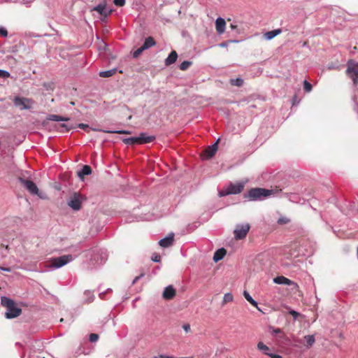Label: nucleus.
Listing matches in <instances>:
<instances>
[{"label":"nucleus","mask_w":358,"mask_h":358,"mask_svg":"<svg viewBox=\"0 0 358 358\" xmlns=\"http://www.w3.org/2000/svg\"><path fill=\"white\" fill-rule=\"evenodd\" d=\"M87 256H90L89 264L91 267H96L106 262L108 259V254L106 250L94 248L87 252Z\"/></svg>","instance_id":"f257e3e1"},{"label":"nucleus","mask_w":358,"mask_h":358,"mask_svg":"<svg viewBox=\"0 0 358 358\" xmlns=\"http://www.w3.org/2000/svg\"><path fill=\"white\" fill-rule=\"evenodd\" d=\"M1 303L2 306L6 308L5 317L7 319L15 318L18 317L22 313V309L17 306L13 300L6 296L1 297Z\"/></svg>","instance_id":"f03ea898"},{"label":"nucleus","mask_w":358,"mask_h":358,"mask_svg":"<svg viewBox=\"0 0 358 358\" xmlns=\"http://www.w3.org/2000/svg\"><path fill=\"white\" fill-rule=\"evenodd\" d=\"M274 194L273 189L256 187L250 189L244 197L249 201H262Z\"/></svg>","instance_id":"7ed1b4c3"},{"label":"nucleus","mask_w":358,"mask_h":358,"mask_svg":"<svg viewBox=\"0 0 358 358\" xmlns=\"http://www.w3.org/2000/svg\"><path fill=\"white\" fill-rule=\"evenodd\" d=\"M76 257V255H66L59 257L52 258L51 262L47 264V267L52 270L59 268L68 263L71 262Z\"/></svg>","instance_id":"20e7f679"},{"label":"nucleus","mask_w":358,"mask_h":358,"mask_svg":"<svg viewBox=\"0 0 358 358\" xmlns=\"http://www.w3.org/2000/svg\"><path fill=\"white\" fill-rule=\"evenodd\" d=\"M86 197L79 192H73L70 195L67 205L73 210L78 211L81 209L83 202Z\"/></svg>","instance_id":"39448f33"},{"label":"nucleus","mask_w":358,"mask_h":358,"mask_svg":"<svg viewBox=\"0 0 358 358\" xmlns=\"http://www.w3.org/2000/svg\"><path fill=\"white\" fill-rule=\"evenodd\" d=\"M244 185V182L230 183L224 189L219 192V196L239 194L243 190Z\"/></svg>","instance_id":"423d86ee"},{"label":"nucleus","mask_w":358,"mask_h":358,"mask_svg":"<svg viewBox=\"0 0 358 358\" xmlns=\"http://www.w3.org/2000/svg\"><path fill=\"white\" fill-rule=\"evenodd\" d=\"M346 73L352 78L354 85L358 83V62L353 60L348 61Z\"/></svg>","instance_id":"0eeeda50"},{"label":"nucleus","mask_w":358,"mask_h":358,"mask_svg":"<svg viewBox=\"0 0 358 358\" xmlns=\"http://www.w3.org/2000/svg\"><path fill=\"white\" fill-rule=\"evenodd\" d=\"M250 229V226L248 223L237 224L236 229L234 231L235 239L241 240L245 238Z\"/></svg>","instance_id":"6e6552de"},{"label":"nucleus","mask_w":358,"mask_h":358,"mask_svg":"<svg viewBox=\"0 0 358 358\" xmlns=\"http://www.w3.org/2000/svg\"><path fill=\"white\" fill-rule=\"evenodd\" d=\"M13 103L20 110H27L32 108L34 101L31 99L17 96L14 99Z\"/></svg>","instance_id":"1a4fd4ad"},{"label":"nucleus","mask_w":358,"mask_h":358,"mask_svg":"<svg viewBox=\"0 0 358 358\" xmlns=\"http://www.w3.org/2000/svg\"><path fill=\"white\" fill-rule=\"evenodd\" d=\"M220 141V138H218L213 144L208 146L203 152L202 157L203 159H209L213 157L217 150V145Z\"/></svg>","instance_id":"9d476101"},{"label":"nucleus","mask_w":358,"mask_h":358,"mask_svg":"<svg viewBox=\"0 0 358 358\" xmlns=\"http://www.w3.org/2000/svg\"><path fill=\"white\" fill-rule=\"evenodd\" d=\"M20 181L26 189L34 195H38L39 191L36 185L31 180L20 178Z\"/></svg>","instance_id":"9b49d317"},{"label":"nucleus","mask_w":358,"mask_h":358,"mask_svg":"<svg viewBox=\"0 0 358 358\" xmlns=\"http://www.w3.org/2000/svg\"><path fill=\"white\" fill-rule=\"evenodd\" d=\"M92 10L96 11L99 14L104 17H108L112 13V9L107 8L106 3H101L97 6H94Z\"/></svg>","instance_id":"f8f14e48"},{"label":"nucleus","mask_w":358,"mask_h":358,"mask_svg":"<svg viewBox=\"0 0 358 358\" xmlns=\"http://www.w3.org/2000/svg\"><path fill=\"white\" fill-rule=\"evenodd\" d=\"M176 289L173 286L169 285L165 287L162 293V297L166 300H171L176 296Z\"/></svg>","instance_id":"ddd939ff"},{"label":"nucleus","mask_w":358,"mask_h":358,"mask_svg":"<svg viewBox=\"0 0 358 358\" xmlns=\"http://www.w3.org/2000/svg\"><path fill=\"white\" fill-rule=\"evenodd\" d=\"M226 22L224 18L219 17L215 20V28L218 34H222L225 31Z\"/></svg>","instance_id":"4468645a"},{"label":"nucleus","mask_w":358,"mask_h":358,"mask_svg":"<svg viewBox=\"0 0 358 358\" xmlns=\"http://www.w3.org/2000/svg\"><path fill=\"white\" fill-rule=\"evenodd\" d=\"M173 241H174V234H171L169 236H166L165 238H162L159 241V244L162 248H168L173 243Z\"/></svg>","instance_id":"2eb2a0df"},{"label":"nucleus","mask_w":358,"mask_h":358,"mask_svg":"<svg viewBox=\"0 0 358 358\" xmlns=\"http://www.w3.org/2000/svg\"><path fill=\"white\" fill-rule=\"evenodd\" d=\"M137 137L138 138L139 145L151 143L155 139V136H148L144 132L140 133L139 136Z\"/></svg>","instance_id":"dca6fc26"},{"label":"nucleus","mask_w":358,"mask_h":358,"mask_svg":"<svg viewBox=\"0 0 358 358\" xmlns=\"http://www.w3.org/2000/svg\"><path fill=\"white\" fill-rule=\"evenodd\" d=\"M92 173V169L89 165H85L78 171V176L80 180H83L85 176H89Z\"/></svg>","instance_id":"f3484780"},{"label":"nucleus","mask_w":358,"mask_h":358,"mask_svg":"<svg viewBox=\"0 0 358 358\" xmlns=\"http://www.w3.org/2000/svg\"><path fill=\"white\" fill-rule=\"evenodd\" d=\"M281 33H282L281 29H273L272 31H269L264 33V37L266 40L270 41Z\"/></svg>","instance_id":"a211bd4d"},{"label":"nucleus","mask_w":358,"mask_h":358,"mask_svg":"<svg viewBox=\"0 0 358 358\" xmlns=\"http://www.w3.org/2000/svg\"><path fill=\"white\" fill-rule=\"evenodd\" d=\"M273 282L278 285H291L294 284V282L291 280L284 276H277L273 279Z\"/></svg>","instance_id":"6ab92c4d"},{"label":"nucleus","mask_w":358,"mask_h":358,"mask_svg":"<svg viewBox=\"0 0 358 358\" xmlns=\"http://www.w3.org/2000/svg\"><path fill=\"white\" fill-rule=\"evenodd\" d=\"M178 58V54L175 50H173L171 52V53L169 55L168 57L165 59V65L166 66H170L173 64H174Z\"/></svg>","instance_id":"aec40b11"},{"label":"nucleus","mask_w":358,"mask_h":358,"mask_svg":"<svg viewBox=\"0 0 358 358\" xmlns=\"http://www.w3.org/2000/svg\"><path fill=\"white\" fill-rule=\"evenodd\" d=\"M95 296L94 292L90 290H85L84 292V303H90L94 301Z\"/></svg>","instance_id":"412c9836"},{"label":"nucleus","mask_w":358,"mask_h":358,"mask_svg":"<svg viewBox=\"0 0 358 358\" xmlns=\"http://www.w3.org/2000/svg\"><path fill=\"white\" fill-rule=\"evenodd\" d=\"M94 131H101L103 133L108 134H130L131 131L128 130H110V129H92Z\"/></svg>","instance_id":"4be33fe9"},{"label":"nucleus","mask_w":358,"mask_h":358,"mask_svg":"<svg viewBox=\"0 0 358 358\" xmlns=\"http://www.w3.org/2000/svg\"><path fill=\"white\" fill-rule=\"evenodd\" d=\"M48 120L55 121V122H66L70 120L69 117L61 116L59 115H49L47 117Z\"/></svg>","instance_id":"5701e85b"},{"label":"nucleus","mask_w":358,"mask_h":358,"mask_svg":"<svg viewBox=\"0 0 358 358\" xmlns=\"http://www.w3.org/2000/svg\"><path fill=\"white\" fill-rule=\"evenodd\" d=\"M225 254H226V251H225L224 248H222L218 249L214 253L213 260L215 262H219L220 260H221L224 257Z\"/></svg>","instance_id":"b1692460"},{"label":"nucleus","mask_w":358,"mask_h":358,"mask_svg":"<svg viewBox=\"0 0 358 358\" xmlns=\"http://www.w3.org/2000/svg\"><path fill=\"white\" fill-rule=\"evenodd\" d=\"M155 41L154 40V38L151 36H149L148 38H145L142 47H143V49L144 50H147L152 46H154L155 45Z\"/></svg>","instance_id":"393cba45"},{"label":"nucleus","mask_w":358,"mask_h":358,"mask_svg":"<svg viewBox=\"0 0 358 358\" xmlns=\"http://www.w3.org/2000/svg\"><path fill=\"white\" fill-rule=\"evenodd\" d=\"M122 141L124 144L128 145H139V141L137 136L124 138Z\"/></svg>","instance_id":"a878e982"},{"label":"nucleus","mask_w":358,"mask_h":358,"mask_svg":"<svg viewBox=\"0 0 358 358\" xmlns=\"http://www.w3.org/2000/svg\"><path fill=\"white\" fill-rule=\"evenodd\" d=\"M117 71V69L114 68L107 71H100L99 75L102 78H109L113 76Z\"/></svg>","instance_id":"bb28decb"},{"label":"nucleus","mask_w":358,"mask_h":358,"mask_svg":"<svg viewBox=\"0 0 358 358\" xmlns=\"http://www.w3.org/2000/svg\"><path fill=\"white\" fill-rule=\"evenodd\" d=\"M243 296L248 302H250L252 306L256 307L259 310H261L260 308L258 307L257 302L253 299V298L250 296L249 292L245 290L243 292Z\"/></svg>","instance_id":"cd10ccee"},{"label":"nucleus","mask_w":358,"mask_h":358,"mask_svg":"<svg viewBox=\"0 0 358 358\" xmlns=\"http://www.w3.org/2000/svg\"><path fill=\"white\" fill-rule=\"evenodd\" d=\"M257 349L262 352L264 355H266L268 356H269V355H271V352H269V348L263 342H259L257 343Z\"/></svg>","instance_id":"c85d7f7f"},{"label":"nucleus","mask_w":358,"mask_h":358,"mask_svg":"<svg viewBox=\"0 0 358 358\" xmlns=\"http://www.w3.org/2000/svg\"><path fill=\"white\" fill-rule=\"evenodd\" d=\"M304 340L306 342V347L308 348H310L315 342V338L314 335H308L304 336Z\"/></svg>","instance_id":"c756f323"},{"label":"nucleus","mask_w":358,"mask_h":358,"mask_svg":"<svg viewBox=\"0 0 358 358\" xmlns=\"http://www.w3.org/2000/svg\"><path fill=\"white\" fill-rule=\"evenodd\" d=\"M278 341L287 345L290 343L289 338L285 334H282V335L278 336Z\"/></svg>","instance_id":"7c9ffc66"},{"label":"nucleus","mask_w":358,"mask_h":358,"mask_svg":"<svg viewBox=\"0 0 358 358\" xmlns=\"http://www.w3.org/2000/svg\"><path fill=\"white\" fill-rule=\"evenodd\" d=\"M192 62L190 61H184L180 64L179 68L182 71H185L192 65Z\"/></svg>","instance_id":"2f4dec72"},{"label":"nucleus","mask_w":358,"mask_h":358,"mask_svg":"<svg viewBox=\"0 0 358 358\" xmlns=\"http://www.w3.org/2000/svg\"><path fill=\"white\" fill-rule=\"evenodd\" d=\"M231 84L237 87H241L243 85V80L240 78L231 79Z\"/></svg>","instance_id":"473e14b6"},{"label":"nucleus","mask_w":358,"mask_h":358,"mask_svg":"<svg viewBox=\"0 0 358 358\" xmlns=\"http://www.w3.org/2000/svg\"><path fill=\"white\" fill-rule=\"evenodd\" d=\"M233 296L231 293H227L224 295L223 300H222V304H225L228 302H231L233 301Z\"/></svg>","instance_id":"72a5a7b5"},{"label":"nucleus","mask_w":358,"mask_h":358,"mask_svg":"<svg viewBox=\"0 0 358 358\" xmlns=\"http://www.w3.org/2000/svg\"><path fill=\"white\" fill-rule=\"evenodd\" d=\"M112 292V289L108 288L106 291L101 292L99 294V296L101 299L105 300L106 299V295L108 293Z\"/></svg>","instance_id":"f704fd0d"},{"label":"nucleus","mask_w":358,"mask_h":358,"mask_svg":"<svg viewBox=\"0 0 358 358\" xmlns=\"http://www.w3.org/2000/svg\"><path fill=\"white\" fill-rule=\"evenodd\" d=\"M60 127H61L62 128H64V130H65L66 131H70L71 129H74V128H75V127H74L73 125H72V124H65V123H62V124H60Z\"/></svg>","instance_id":"c9c22d12"},{"label":"nucleus","mask_w":358,"mask_h":358,"mask_svg":"<svg viewBox=\"0 0 358 358\" xmlns=\"http://www.w3.org/2000/svg\"><path fill=\"white\" fill-rule=\"evenodd\" d=\"M10 76V73L6 70L0 69V78H8Z\"/></svg>","instance_id":"e433bc0d"},{"label":"nucleus","mask_w":358,"mask_h":358,"mask_svg":"<svg viewBox=\"0 0 358 358\" xmlns=\"http://www.w3.org/2000/svg\"><path fill=\"white\" fill-rule=\"evenodd\" d=\"M270 329L271 330V334L273 335H278V334H279V336H280V335H282V334H283L282 330L280 328H275H275L271 327Z\"/></svg>","instance_id":"4c0bfd02"},{"label":"nucleus","mask_w":358,"mask_h":358,"mask_svg":"<svg viewBox=\"0 0 358 358\" xmlns=\"http://www.w3.org/2000/svg\"><path fill=\"white\" fill-rule=\"evenodd\" d=\"M303 87H304V90L306 92H310L312 90V85L310 83H308L307 80H304Z\"/></svg>","instance_id":"58836bf2"},{"label":"nucleus","mask_w":358,"mask_h":358,"mask_svg":"<svg viewBox=\"0 0 358 358\" xmlns=\"http://www.w3.org/2000/svg\"><path fill=\"white\" fill-rule=\"evenodd\" d=\"M143 50H145L143 49V47L141 46L133 52V57L134 58H137L143 52Z\"/></svg>","instance_id":"ea45409f"},{"label":"nucleus","mask_w":358,"mask_h":358,"mask_svg":"<svg viewBox=\"0 0 358 358\" xmlns=\"http://www.w3.org/2000/svg\"><path fill=\"white\" fill-rule=\"evenodd\" d=\"M289 222V220L287 219V217H280L278 220V223L280 224H287Z\"/></svg>","instance_id":"a19ab883"},{"label":"nucleus","mask_w":358,"mask_h":358,"mask_svg":"<svg viewBox=\"0 0 358 358\" xmlns=\"http://www.w3.org/2000/svg\"><path fill=\"white\" fill-rule=\"evenodd\" d=\"M0 35L3 37L8 36V31L5 27H0Z\"/></svg>","instance_id":"79ce46f5"},{"label":"nucleus","mask_w":358,"mask_h":358,"mask_svg":"<svg viewBox=\"0 0 358 358\" xmlns=\"http://www.w3.org/2000/svg\"><path fill=\"white\" fill-rule=\"evenodd\" d=\"M151 259L155 262H159L161 261V257L158 254H153Z\"/></svg>","instance_id":"37998d69"},{"label":"nucleus","mask_w":358,"mask_h":358,"mask_svg":"<svg viewBox=\"0 0 358 358\" xmlns=\"http://www.w3.org/2000/svg\"><path fill=\"white\" fill-rule=\"evenodd\" d=\"M99 338V335L96 334H91L90 335V341L91 342H96Z\"/></svg>","instance_id":"c03bdc74"},{"label":"nucleus","mask_w":358,"mask_h":358,"mask_svg":"<svg viewBox=\"0 0 358 358\" xmlns=\"http://www.w3.org/2000/svg\"><path fill=\"white\" fill-rule=\"evenodd\" d=\"M114 3L117 6H123L125 3V0H114Z\"/></svg>","instance_id":"a18cd8bd"},{"label":"nucleus","mask_w":358,"mask_h":358,"mask_svg":"<svg viewBox=\"0 0 358 358\" xmlns=\"http://www.w3.org/2000/svg\"><path fill=\"white\" fill-rule=\"evenodd\" d=\"M182 329L187 333L189 332L191 330L190 325L189 324H185L182 325Z\"/></svg>","instance_id":"49530a36"},{"label":"nucleus","mask_w":358,"mask_h":358,"mask_svg":"<svg viewBox=\"0 0 358 358\" xmlns=\"http://www.w3.org/2000/svg\"><path fill=\"white\" fill-rule=\"evenodd\" d=\"M77 127L78 128H80V129H86L87 128L89 127V125L87 124H84V123H79L78 125H77Z\"/></svg>","instance_id":"de8ad7c7"},{"label":"nucleus","mask_w":358,"mask_h":358,"mask_svg":"<svg viewBox=\"0 0 358 358\" xmlns=\"http://www.w3.org/2000/svg\"><path fill=\"white\" fill-rule=\"evenodd\" d=\"M289 314L292 315L295 319L299 315V313L294 310H291L289 311Z\"/></svg>","instance_id":"09e8293b"},{"label":"nucleus","mask_w":358,"mask_h":358,"mask_svg":"<svg viewBox=\"0 0 358 358\" xmlns=\"http://www.w3.org/2000/svg\"><path fill=\"white\" fill-rule=\"evenodd\" d=\"M144 276L143 273H141V275L136 276L132 281V284H135L138 280H139L142 277Z\"/></svg>","instance_id":"8fccbe9b"},{"label":"nucleus","mask_w":358,"mask_h":358,"mask_svg":"<svg viewBox=\"0 0 358 358\" xmlns=\"http://www.w3.org/2000/svg\"><path fill=\"white\" fill-rule=\"evenodd\" d=\"M268 357H270L271 358H282L281 355H276L274 353H271V355H269Z\"/></svg>","instance_id":"3c124183"},{"label":"nucleus","mask_w":358,"mask_h":358,"mask_svg":"<svg viewBox=\"0 0 358 358\" xmlns=\"http://www.w3.org/2000/svg\"><path fill=\"white\" fill-rule=\"evenodd\" d=\"M230 27H231V29H236V25H234V24H231V26H230Z\"/></svg>","instance_id":"603ef678"},{"label":"nucleus","mask_w":358,"mask_h":358,"mask_svg":"<svg viewBox=\"0 0 358 358\" xmlns=\"http://www.w3.org/2000/svg\"><path fill=\"white\" fill-rule=\"evenodd\" d=\"M226 45H227L226 43H222L220 44V46H222V47H225Z\"/></svg>","instance_id":"864d4df0"},{"label":"nucleus","mask_w":358,"mask_h":358,"mask_svg":"<svg viewBox=\"0 0 358 358\" xmlns=\"http://www.w3.org/2000/svg\"><path fill=\"white\" fill-rule=\"evenodd\" d=\"M2 269L4 270V271H9V268H2Z\"/></svg>","instance_id":"5fc2aeb1"},{"label":"nucleus","mask_w":358,"mask_h":358,"mask_svg":"<svg viewBox=\"0 0 358 358\" xmlns=\"http://www.w3.org/2000/svg\"><path fill=\"white\" fill-rule=\"evenodd\" d=\"M70 103H71V105H73V106L75 104V103L73 101H71Z\"/></svg>","instance_id":"6e6d98bb"}]
</instances>
